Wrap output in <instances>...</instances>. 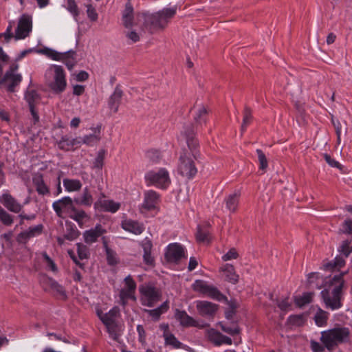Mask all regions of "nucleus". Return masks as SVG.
Wrapping results in <instances>:
<instances>
[{
  "label": "nucleus",
  "instance_id": "1",
  "mask_svg": "<svg viewBox=\"0 0 352 352\" xmlns=\"http://www.w3.org/2000/svg\"><path fill=\"white\" fill-rule=\"evenodd\" d=\"M181 138L186 141L188 149H184L179 157L177 171L183 177L192 179L197 173L194 160H197L199 156V144L191 127L182 131Z\"/></svg>",
  "mask_w": 352,
  "mask_h": 352
},
{
  "label": "nucleus",
  "instance_id": "2",
  "mask_svg": "<svg viewBox=\"0 0 352 352\" xmlns=\"http://www.w3.org/2000/svg\"><path fill=\"white\" fill-rule=\"evenodd\" d=\"M32 30V19L28 14H23L16 23L10 21L3 33L0 34V42L9 43L12 38L21 40L28 37Z\"/></svg>",
  "mask_w": 352,
  "mask_h": 352
},
{
  "label": "nucleus",
  "instance_id": "3",
  "mask_svg": "<svg viewBox=\"0 0 352 352\" xmlns=\"http://www.w3.org/2000/svg\"><path fill=\"white\" fill-rule=\"evenodd\" d=\"M177 6L164 8L162 10L153 13H142L137 17L138 21L144 20V27L151 32L154 30L164 29L175 15Z\"/></svg>",
  "mask_w": 352,
  "mask_h": 352
},
{
  "label": "nucleus",
  "instance_id": "4",
  "mask_svg": "<svg viewBox=\"0 0 352 352\" xmlns=\"http://www.w3.org/2000/svg\"><path fill=\"white\" fill-rule=\"evenodd\" d=\"M343 274L335 276L326 289L321 292L327 308L336 310L342 307V289L344 285Z\"/></svg>",
  "mask_w": 352,
  "mask_h": 352
},
{
  "label": "nucleus",
  "instance_id": "5",
  "mask_svg": "<svg viewBox=\"0 0 352 352\" xmlns=\"http://www.w3.org/2000/svg\"><path fill=\"white\" fill-rule=\"evenodd\" d=\"M349 337L350 331L347 327H337L322 331L320 340L330 350L340 343L348 342Z\"/></svg>",
  "mask_w": 352,
  "mask_h": 352
},
{
  "label": "nucleus",
  "instance_id": "6",
  "mask_svg": "<svg viewBox=\"0 0 352 352\" xmlns=\"http://www.w3.org/2000/svg\"><path fill=\"white\" fill-rule=\"evenodd\" d=\"M48 86L56 94L65 91L67 86L65 73L63 68L57 65H52L46 72Z\"/></svg>",
  "mask_w": 352,
  "mask_h": 352
},
{
  "label": "nucleus",
  "instance_id": "7",
  "mask_svg": "<svg viewBox=\"0 0 352 352\" xmlns=\"http://www.w3.org/2000/svg\"><path fill=\"white\" fill-rule=\"evenodd\" d=\"M144 179L147 186H154L162 189L167 188L171 182L168 170L164 168L147 172Z\"/></svg>",
  "mask_w": 352,
  "mask_h": 352
},
{
  "label": "nucleus",
  "instance_id": "8",
  "mask_svg": "<svg viewBox=\"0 0 352 352\" xmlns=\"http://www.w3.org/2000/svg\"><path fill=\"white\" fill-rule=\"evenodd\" d=\"M193 289L201 293L204 296L211 298L218 301L226 300L227 298L222 294L217 287L208 285L206 281L197 280L192 285Z\"/></svg>",
  "mask_w": 352,
  "mask_h": 352
},
{
  "label": "nucleus",
  "instance_id": "9",
  "mask_svg": "<svg viewBox=\"0 0 352 352\" xmlns=\"http://www.w3.org/2000/svg\"><path fill=\"white\" fill-rule=\"evenodd\" d=\"M123 285L119 294V302L125 307L129 300H136L135 296L136 283L132 277L129 275L123 280Z\"/></svg>",
  "mask_w": 352,
  "mask_h": 352
},
{
  "label": "nucleus",
  "instance_id": "10",
  "mask_svg": "<svg viewBox=\"0 0 352 352\" xmlns=\"http://www.w3.org/2000/svg\"><path fill=\"white\" fill-rule=\"evenodd\" d=\"M18 64H12L2 78L1 85L6 87L9 91H14V87L18 86L22 80V76L18 72Z\"/></svg>",
  "mask_w": 352,
  "mask_h": 352
},
{
  "label": "nucleus",
  "instance_id": "11",
  "mask_svg": "<svg viewBox=\"0 0 352 352\" xmlns=\"http://www.w3.org/2000/svg\"><path fill=\"white\" fill-rule=\"evenodd\" d=\"M141 302L143 305L153 307L160 299V291L151 285H143L140 287Z\"/></svg>",
  "mask_w": 352,
  "mask_h": 352
},
{
  "label": "nucleus",
  "instance_id": "12",
  "mask_svg": "<svg viewBox=\"0 0 352 352\" xmlns=\"http://www.w3.org/2000/svg\"><path fill=\"white\" fill-rule=\"evenodd\" d=\"M141 14L142 13H138L135 17L133 8L130 2H127L122 14V22L124 28L131 29L141 24L144 26V20L142 19L138 21L137 19L138 16Z\"/></svg>",
  "mask_w": 352,
  "mask_h": 352
},
{
  "label": "nucleus",
  "instance_id": "13",
  "mask_svg": "<svg viewBox=\"0 0 352 352\" xmlns=\"http://www.w3.org/2000/svg\"><path fill=\"white\" fill-rule=\"evenodd\" d=\"M25 100L28 102L31 115L34 122H37L39 120V116L38 115L36 107L40 104L41 97L36 91L32 89H28L24 96Z\"/></svg>",
  "mask_w": 352,
  "mask_h": 352
},
{
  "label": "nucleus",
  "instance_id": "14",
  "mask_svg": "<svg viewBox=\"0 0 352 352\" xmlns=\"http://www.w3.org/2000/svg\"><path fill=\"white\" fill-rule=\"evenodd\" d=\"M175 318L180 324L185 327H194L200 329L204 328L206 323L202 320H197L190 316L185 311L177 309L175 314Z\"/></svg>",
  "mask_w": 352,
  "mask_h": 352
},
{
  "label": "nucleus",
  "instance_id": "15",
  "mask_svg": "<svg viewBox=\"0 0 352 352\" xmlns=\"http://www.w3.org/2000/svg\"><path fill=\"white\" fill-rule=\"evenodd\" d=\"M41 283L45 290L51 291L54 295L61 299L67 298V294L64 287L55 280L47 276H43L41 280Z\"/></svg>",
  "mask_w": 352,
  "mask_h": 352
},
{
  "label": "nucleus",
  "instance_id": "16",
  "mask_svg": "<svg viewBox=\"0 0 352 352\" xmlns=\"http://www.w3.org/2000/svg\"><path fill=\"white\" fill-rule=\"evenodd\" d=\"M52 207L60 217L64 218L67 214L74 210L72 199L69 197H64L53 203Z\"/></svg>",
  "mask_w": 352,
  "mask_h": 352
},
{
  "label": "nucleus",
  "instance_id": "17",
  "mask_svg": "<svg viewBox=\"0 0 352 352\" xmlns=\"http://www.w3.org/2000/svg\"><path fill=\"white\" fill-rule=\"evenodd\" d=\"M120 208V204L104 197L99 198L94 204V209L100 212H109L115 213Z\"/></svg>",
  "mask_w": 352,
  "mask_h": 352
},
{
  "label": "nucleus",
  "instance_id": "18",
  "mask_svg": "<svg viewBox=\"0 0 352 352\" xmlns=\"http://www.w3.org/2000/svg\"><path fill=\"white\" fill-rule=\"evenodd\" d=\"M96 312L102 322L107 324L116 322V320L120 314V309L118 307H114L107 313H103V311L98 306H96Z\"/></svg>",
  "mask_w": 352,
  "mask_h": 352
},
{
  "label": "nucleus",
  "instance_id": "19",
  "mask_svg": "<svg viewBox=\"0 0 352 352\" xmlns=\"http://www.w3.org/2000/svg\"><path fill=\"white\" fill-rule=\"evenodd\" d=\"M195 304L199 314L204 317H212L218 309L216 304L206 300H197Z\"/></svg>",
  "mask_w": 352,
  "mask_h": 352
},
{
  "label": "nucleus",
  "instance_id": "20",
  "mask_svg": "<svg viewBox=\"0 0 352 352\" xmlns=\"http://www.w3.org/2000/svg\"><path fill=\"white\" fill-rule=\"evenodd\" d=\"M185 256L184 248L177 243L170 244L167 247L166 258L168 261L176 262Z\"/></svg>",
  "mask_w": 352,
  "mask_h": 352
},
{
  "label": "nucleus",
  "instance_id": "21",
  "mask_svg": "<svg viewBox=\"0 0 352 352\" xmlns=\"http://www.w3.org/2000/svg\"><path fill=\"white\" fill-rule=\"evenodd\" d=\"M0 202L10 211L19 212L22 206L8 191L0 196Z\"/></svg>",
  "mask_w": 352,
  "mask_h": 352
},
{
  "label": "nucleus",
  "instance_id": "22",
  "mask_svg": "<svg viewBox=\"0 0 352 352\" xmlns=\"http://www.w3.org/2000/svg\"><path fill=\"white\" fill-rule=\"evenodd\" d=\"M59 148L64 151L74 150L82 145L81 138H71L67 135L61 137L57 142Z\"/></svg>",
  "mask_w": 352,
  "mask_h": 352
},
{
  "label": "nucleus",
  "instance_id": "23",
  "mask_svg": "<svg viewBox=\"0 0 352 352\" xmlns=\"http://www.w3.org/2000/svg\"><path fill=\"white\" fill-rule=\"evenodd\" d=\"M42 231L43 226L41 224L30 227L27 230L21 232L18 235L17 240L19 243H25L30 239L40 235L42 233Z\"/></svg>",
  "mask_w": 352,
  "mask_h": 352
},
{
  "label": "nucleus",
  "instance_id": "24",
  "mask_svg": "<svg viewBox=\"0 0 352 352\" xmlns=\"http://www.w3.org/2000/svg\"><path fill=\"white\" fill-rule=\"evenodd\" d=\"M144 201L142 204L143 208L151 210L156 207L159 201V195L153 190L144 192Z\"/></svg>",
  "mask_w": 352,
  "mask_h": 352
},
{
  "label": "nucleus",
  "instance_id": "25",
  "mask_svg": "<svg viewBox=\"0 0 352 352\" xmlns=\"http://www.w3.org/2000/svg\"><path fill=\"white\" fill-rule=\"evenodd\" d=\"M208 336L209 340L215 345H221L223 344L231 345L232 342L231 338L221 334L214 329H211L208 331Z\"/></svg>",
  "mask_w": 352,
  "mask_h": 352
},
{
  "label": "nucleus",
  "instance_id": "26",
  "mask_svg": "<svg viewBox=\"0 0 352 352\" xmlns=\"http://www.w3.org/2000/svg\"><path fill=\"white\" fill-rule=\"evenodd\" d=\"M220 272H223L226 280L232 283L236 284L239 282V276L236 273L234 266L229 263H226L220 267Z\"/></svg>",
  "mask_w": 352,
  "mask_h": 352
},
{
  "label": "nucleus",
  "instance_id": "27",
  "mask_svg": "<svg viewBox=\"0 0 352 352\" xmlns=\"http://www.w3.org/2000/svg\"><path fill=\"white\" fill-rule=\"evenodd\" d=\"M104 232V230L102 228L101 225L98 224L95 226V228L89 230H86L83 233L85 242L87 243H95L98 238L100 237Z\"/></svg>",
  "mask_w": 352,
  "mask_h": 352
},
{
  "label": "nucleus",
  "instance_id": "28",
  "mask_svg": "<svg viewBox=\"0 0 352 352\" xmlns=\"http://www.w3.org/2000/svg\"><path fill=\"white\" fill-rule=\"evenodd\" d=\"M122 228L134 234H140L144 230L142 224L136 221L126 219L122 222Z\"/></svg>",
  "mask_w": 352,
  "mask_h": 352
},
{
  "label": "nucleus",
  "instance_id": "29",
  "mask_svg": "<svg viewBox=\"0 0 352 352\" xmlns=\"http://www.w3.org/2000/svg\"><path fill=\"white\" fill-rule=\"evenodd\" d=\"M122 97V91L120 88L116 87L108 101V106L113 113H116L118 111Z\"/></svg>",
  "mask_w": 352,
  "mask_h": 352
},
{
  "label": "nucleus",
  "instance_id": "30",
  "mask_svg": "<svg viewBox=\"0 0 352 352\" xmlns=\"http://www.w3.org/2000/svg\"><path fill=\"white\" fill-rule=\"evenodd\" d=\"M63 185L67 192H76L82 188V183L76 179L65 178L63 180Z\"/></svg>",
  "mask_w": 352,
  "mask_h": 352
},
{
  "label": "nucleus",
  "instance_id": "31",
  "mask_svg": "<svg viewBox=\"0 0 352 352\" xmlns=\"http://www.w3.org/2000/svg\"><path fill=\"white\" fill-rule=\"evenodd\" d=\"M100 140V126L95 129L94 133L86 135L81 138L82 144H85L89 146L96 144Z\"/></svg>",
  "mask_w": 352,
  "mask_h": 352
},
{
  "label": "nucleus",
  "instance_id": "32",
  "mask_svg": "<svg viewBox=\"0 0 352 352\" xmlns=\"http://www.w3.org/2000/svg\"><path fill=\"white\" fill-rule=\"evenodd\" d=\"M75 201L80 205L85 206H91L93 198L87 187L83 189L82 193L78 198L75 199Z\"/></svg>",
  "mask_w": 352,
  "mask_h": 352
},
{
  "label": "nucleus",
  "instance_id": "33",
  "mask_svg": "<svg viewBox=\"0 0 352 352\" xmlns=\"http://www.w3.org/2000/svg\"><path fill=\"white\" fill-rule=\"evenodd\" d=\"M37 52L38 54H44L47 57L50 58V59L53 60L59 61L63 60L64 58V54L63 53L58 52L56 50H54L52 49L45 47L43 49H40L37 50Z\"/></svg>",
  "mask_w": 352,
  "mask_h": 352
},
{
  "label": "nucleus",
  "instance_id": "34",
  "mask_svg": "<svg viewBox=\"0 0 352 352\" xmlns=\"http://www.w3.org/2000/svg\"><path fill=\"white\" fill-rule=\"evenodd\" d=\"M329 314L320 308L318 310L314 317L316 324L318 327H324L327 324Z\"/></svg>",
  "mask_w": 352,
  "mask_h": 352
},
{
  "label": "nucleus",
  "instance_id": "35",
  "mask_svg": "<svg viewBox=\"0 0 352 352\" xmlns=\"http://www.w3.org/2000/svg\"><path fill=\"white\" fill-rule=\"evenodd\" d=\"M313 296L312 292H305L302 295L296 296L294 298L295 303L298 307H302L311 302Z\"/></svg>",
  "mask_w": 352,
  "mask_h": 352
},
{
  "label": "nucleus",
  "instance_id": "36",
  "mask_svg": "<svg viewBox=\"0 0 352 352\" xmlns=\"http://www.w3.org/2000/svg\"><path fill=\"white\" fill-rule=\"evenodd\" d=\"M168 309V301L164 302L161 305L160 307L151 309V310H146V311L149 314L150 316L153 318L154 320H159L160 316L166 312Z\"/></svg>",
  "mask_w": 352,
  "mask_h": 352
},
{
  "label": "nucleus",
  "instance_id": "37",
  "mask_svg": "<svg viewBox=\"0 0 352 352\" xmlns=\"http://www.w3.org/2000/svg\"><path fill=\"white\" fill-rule=\"evenodd\" d=\"M192 112L194 113V118L197 122L201 123L203 122H205L206 109L204 106L199 105L197 107H195L192 109Z\"/></svg>",
  "mask_w": 352,
  "mask_h": 352
},
{
  "label": "nucleus",
  "instance_id": "38",
  "mask_svg": "<svg viewBox=\"0 0 352 352\" xmlns=\"http://www.w3.org/2000/svg\"><path fill=\"white\" fill-rule=\"evenodd\" d=\"M239 202V195L236 193L230 195L226 199V208L230 212H234L237 208Z\"/></svg>",
  "mask_w": 352,
  "mask_h": 352
},
{
  "label": "nucleus",
  "instance_id": "39",
  "mask_svg": "<svg viewBox=\"0 0 352 352\" xmlns=\"http://www.w3.org/2000/svg\"><path fill=\"white\" fill-rule=\"evenodd\" d=\"M305 322V316L301 314L290 316L287 319V324L291 327H300Z\"/></svg>",
  "mask_w": 352,
  "mask_h": 352
},
{
  "label": "nucleus",
  "instance_id": "40",
  "mask_svg": "<svg viewBox=\"0 0 352 352\" xmlns=\"http://www.w3.org/2000/svg\"><path fill=\"white\" fill-rule=\"evenodd\" d=\"M70 217L76 221L80 228H82L84 221L88 218L86 212L82 210H73V214L69 215Z\"/></svg>",
  "mask_w": 352,
  "mask_h": 352
},
{
  "label": "nucleus",
  "instance_id": "41",
  "mask_svg": "<svg viewBox=\"0 0 352 352\" xmlns=\"http://www.w3.org/2000/svg\"><path fill=\"white\" fill-rule=\"evenodd\" d=\"M107 332L109 333V337L114 340H118L119 336H120V333L118 329V325L115 323L107 324H104Z\"/></svg>",
  "mask_w": 352,
  "mask_h": 352
},
{
  "label": "nucleus",
  "instance_id": "42",
  "mask_svg": "<svg viewBox=\"0 0 352 352\" xmlns=\"http://www.w3.org/2000/svg\"><path fill=\"white\" fill-rule=\"evenodd\" d=\"M66 9L72 14L75 21H78L79 10L74 0H66Z\"/></svg>",
  "mask_w": 352,
  "mask_h": 352
},
{
  "label": "nucleus",
  "instance_id": "43",
  "mask_svg": "<svg viewBox=\"0 0 352 352\" xmlns=\"http://www.w3.org/2000/svg\"><path fill=\"white\" fill-rule=\"evenodd\" d=\"M164 337L165 342L167 344H170L173 346L175 348H179L181 343L177 340V339L171 333H169L166 331V330L164 332Z\"/></svg>",
  "mask_w": 352,
  "mask_h": 352
},
{
  "label": "nucleus",
  "instance_id": "44",
  "mask_svg": "<svg viewBox=\"0 0 352 352\" xmlns=\"http://www.w3.org/2000/svg\"><path fill=\"white\" fill-rule=\"evenodd\" d=\"M196 237L197 241L200 242L208 243L210 241L208 232L204 230V228H202L200 226H198L197 227Z\"/></svg>",
  "mask_w": 352,
  "mask_h": 352
},
{
  "label": "nucleus",
  "instance_id": "45",
  "mask_svg": "<svg viewBox=\"0 0 352 352\" xmlns=\"http://www.w3.org/2000/svg\"><path fill=\"white\" fill-rule=\"evenodd\" d=\"M64 58L60 61L64 63L69 69H72L75 65V60L74 58V53L69 52L63 53Z\"/></svg>",
  "mask_w": 352,
  "mask_h": 352
},
{
  "label": "nucleus",
  "instance_id": "46",
  "mask_svg": "<svg viewBox=\"0 0 352 352\" xmlns=\"http://www.w3.org/2000/svg\"><path fill=\"white\" fill-rule=\"evenodd\" d=\"M34 182L36 187L37 192L41 195L47 194L49 190L47 186L44 184L43 179L40 177L34 179Z\"/></svg>",
  "mask_w": 352,
  "mask_h": 352
},
{
  "label": "nucleus",
  "instance_id": "47",
  "mask_svg": "<svg viewBox=\"0 0 352 352\" xmlns=\"http://www.w3.org/2000/svg\"><path fill=\"white\" fill-rule=\"evenodd\" d=\"M0 221L5 225H11L13 222L12 216L4 209L0 208Z\"/></svg>",
  "mask_w": 352,
  "mask_h": 352
},
{
  "label": "nucleus",
  "instance_id": "48",
  "mask_svg": "<svg viewBox=\"0 0 352 352\" xmlns=\"http://www.w3.org/2000/svg\"><path fill=\"white\" fill-rule=\"evenodd\" d=\"M77 253L80 260L86 259L89 255L88 248L80 243H77Z\"/></svg>",
  "mask_w": 352,
  "mask_h": 352
},
{
  "label": "nucleus",
  "instance_id": "49",
  "mask_svg": "<svg viewBox=\"0 0 352 352\" xmlns=\"http://www.w3.org/2000/svg\"><path fill=\"white\" fill-rule=\"evenodd\" d=\"M105 151L104 150L100 151L93 163L94 167L96 168H101L104 159Z\"/></svg>",
  "mask_w": 352,
  "mask_h": 352
},
{
  "label": "nucleus",
  "instance_id": "50",
  "mask_svg": "<svg viewBox=\"0 0 352 352\" xmlns=\"http://www.w3.org/2000/svg\"><path fill=\"white\" fill-rule=\"evenodd\" d=\"M344 263H345V262L342 258L336 257V258H335L333 263H329L324 265V267L326 270H332L334 267L340 268L344 265Z\"/></svg>",
  "mask_w": 352,
  "mask_h": 352
},
{
  "label": "nucleus",
  "instance_id": "51",
  "mask_svg": "<svg viewBox=\"0 0 352 352\" xmlns=\"http://www.w3.org/2000/svg\"><path fill=\"white\" fill-rule=\"evenodd\" d=\"M105 248L108 263L111 265H116L118 263V258L116 253L110 250L106 245Z\"/></svg>",
  "mask_w": 352,
  "mask_h": 352
},
{
  "label": "nucleus",
  "instance_id": "52",
  "mask_svg": "<svg viewBox=\"0 0 352 352\" xmlns=\"http://www.w3.org/2000/svg\"><path fill=\"white\" fill-rule=\"evenodd\" d=\"M140 36L141 33L138 32L136 29L133 30V28L129 29L126 33L127 38L131 40L133 43L138 42L140 40Z\"/></svg>",
  "mask_w": 352,
  "mask_h": 352
},
{
  "label": "nucleus",
  "instance_id": "53",
  "mask_svg": "<svg viewBox=\"0 0 352 352\" xmlns=\"http://www.w3.org/2000/svg\"><path fill=\"white\" fill-rule=\"evenodd\" d=\"M43 256L45 260V263L47 270H50L54 272L57 271V267L52 259L45 253H43Z\"/></svg>",
  "mask_w": 352,
  "mask_h": 352
},
{
  "label": "nucleus",
  "instance_id": "54",
  "mask_svg": "<svg viewBox=\"0 0 352 352\" xmlns=\"http://www.w3.org/2000/svg\"><path fill=\"white\" fill-rule=\"evenodd\" d=\"M252 119L251 112L248 108H245L243 113V123L241 125V131H244L249 124Z\"/></svg>",
  "mask_w": 352,
  "mask_h": 352
},
{
  "label": "nucleus",
  "instance_id": "55",
  "mask_svg": "<svg viewBox=\"0 0 352 352\" xmlns=\"http://www.w3.org/2000/svg\"><path fill=\"white\" fill-rule=\"evenodd\" d=\"M239 257V254L236 249L231 248L229 251L223 254L221 257L223 261H228L233 259H236Z\"/></svg>",
  "mask_w": 352,
  "mask_h": 352
},
{
  "label": "nucleus",
  "instance_id": "56",
  "mask_svg": "<svg viewBox=\"0 0 352 352\" xmlns=\"http://www.w3.org/2000/svg\"><path fill=\"white\" fill-rule=\"evenodd\" d=\"M86 8L88 18L92 21H96L98 19V15L95 8L91 4L86 5Z\"/></svg>",
  "mask_w": 352,
  "mask_h": 352
},
{
  "label": "nucleus",
  "instance_id": "57",
  "mask_svg": "<svg viewBox=\"0 0 352 352\" xmlns=\"http://www.w3.org/2000/svg\"><path fill=\"white\" fill-rule=\"evenodd\" d=\"M256 153L258 155V159L260 164V168L262 170H265L267 167V158L261 150L257 149Z\"/></svg>",
  "mask_w": 352,
  "mask_h": 352
},
{
  "label": "nucleus",
  "instance_id": "58",
  "mask_svg": "<svg viewBox=\"0 0 352 352\" xmlns=\"http://www.w3.org/2000/svg\"><path fill=\"white\" fill-rule=\"evenodd\" d=\"M340 252L347 257L352 252L351 242L344 241L340 246Z\"/></svg>",
  "mask_w": 352,
  "mask_h": 352
},
{
  "label": "nucleus",
  "instance_id": "59",
  "mask_svg": "<svg viewBox=\"0 0 352 352\" xmlns=\"http://www.w3.org/2000/svg\"><path fill=\"white\" fill-rule=\"evenodd\" d=\"M218 325H219L221 328V329L227 333H229L232 336L233 335H236V334H238L239 333V329L238 328V327L236 326H234V327H227V326H225L222 324V322H219L218 324Z\"/></svg>",
  "mask_w": 352,
  "mask_h": 352
},
{
  "label": "nucleus",
  "instance_id": "60",
  "mask_svg": "<svg viewBox=\"0 0 352 352\" xmlns=\"http://www.w3.org/2000/svg\"><path fill=\"white\" fill-rule=\"evenodd\" d=\"M277 305L280 308V310L285 312V311H287L288 310H289L292 304L289 301L288 298H285L283 300H281L280 301H278L277 303Z\"/></svg>",
  "mask_w": 352,
  "mask_h": 352
},
{
  "label": "nucleus",
  "instance_id": "61",
  "mask_svg": "<svg viewBox=\"0 0 352 352\" xmlns=\"http://www.w3.org/2000/svg\"><path fill=\"white\" fill-rule=\"evenodd\" d=\"M340 230L343 233L352 234V221L351 220H346L344 222Z\"/></svg>",
  "mask_w": 352,
  "mask_h": 352
},
{
  "label": "nucleus",
  "instance_id": "62",
  "mask_svg": "<svg viewBox=\"0 0 352 352\" xmlns=\"http://www.w3.org/2000/svg\"><path fill=\"white\" fill-rule=\"evenodd\" d=\"M137 331L138 333L139 340L142 343L146 341V332L142 325L138 324L137 326Z\"/></svg>",
  "mask_w": 352,
  "mask_h": 352
},
{
  "label": "nucleus",
  "instance_id": "63",
  "mask_svg": "<svg viewBox=\"0 0 352 352\" xmlns=\"http://www.w3.org/2000/svg\"><path fill=\"white\" fill-rule=\"evenodd\" d=\"M324 157L326 162L331 167H335V168H340V163L336 161L334 159H332L331 157V156H329V155L324 154Z\"/></svg>",
  "mask_w": 352,
  "mask_h": 352
},
{
  "label": "nucleus",
  "instance_id": "64",
  "mask_svg": "<svg viewBox=\"0 0 352 352\" xmlns=\"http://www.w3.org/2000/svg\"><path fill=\"white\" fill-rule=\"evenodd\" d=\"M311 349L313 352H322L324 350L323 346L318 342L311 341Z\"/></svg>",
  "mask_w": 352,
  "mask_h": 352
}]
</instances>
